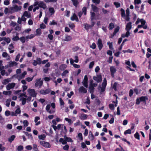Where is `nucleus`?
<instances>
[{"mask_svg": "<svg viewBox=\"0 0 151 151\" xmlns=\"http://www.w3.org/2000/svg\"><path fill=\"white\" fill-rule=\"evenodd\" d=\"M107 84V81L106 78H104L103 80V82L102 83V86L101 87L100 86H99L98 89L100 91V92L101 93L104 92L105 90V88Z\"/></svg>", "mask_w": 151, "mask_h": 151, "instance_id": "f257e3e1", "label": "nucleus"}, {"mask_svg": "<svg viewBox=\"0 0 151 151\" xmlns=\"http://www.w3.org/2000/svg\"><path fill=\"white\" fill-rule=\"evenodd\" d=\"M22 8V7L21 6H18L17 5L14 4L13 5L12 7L10 8V9L12 12H15L21 10Z\"/></svg>", "mask_w": 151, "mask_h": 151, "instance_id": "f03ea898", "label": "nucleus"}, {"mask_svg": "<svg viewBox=\"0 0 151 151\" xmlns=\"http://www.w3.org/2000/svg\"><path fill=\"white\" fill-rule=\"evenodd\" d=\"M88 78L87 76L85 75L84 76V78L82 81V83L83 85L85 86V87L87 88L88 87Z\"/></svg>", "mask_w": 151, "mask_h": 151, "instance_id": "7ed1b4c3", "label": "nucleus"}, {"mask_svg": "<svg viewBox=\"0 0 151 151\" xmlns=\"http://www.w3.org/2000/svg\"><path fill=\"white\" fill-rule=\"evenodd\" d=\"M40 144L45 147L50 148V144L48 142L44 141H41L40 142Z\"/></svg>", "mask_w": 151, "mask_h": 151, "instance_id": "20e7f679", "label": "nucleus"}, {"mask_svg": "<svg viewBox=\"0 0 151 151\" xmlns=\"http://www.w3.org/2000/svg\"><path fill=\"white\" fill-rule=\"evenodd\" d=\"M27 91L30 96L33 97H35L36 96V94L34 89H29L27 90Z\"/></svg>", "mask_w": 151, "mask_h": 151, "instance_id": "39448f33", "label": "nucleus"}, {"mask_svg": "<svg viewBox=\"0 0 151 151\" xmlns=\"http://www.w3.org/2000/svg\"><path fill=\"white\" fill-rule=\"evenodd\" d=\"M43 84V81H40V78L39 79H37L36 82L35 83V85L36 87L39 86L40 87Z\"/></svg>", "mask_w": 151, "mask_h": 151, "instance_id": "423d86ee", "label": "nucleus"}, {"mask_svg": "<svg viewBox=\"0 0 151 151\" xmlns=\"http://www.w3.org/2000/svg\"><path fill=\"white\" fill-rule=\"evenodd\" d=\"M15 85V83H9L6 86V88L7 90H9L10 89L13 88Z\"/></svg>", "mask_w": 151, "mask_h": 151, "instance_id": "0eeeda50", "label": "nucleus"}, {"mask_svg": "<svg viewBox=\"0 0 151 151\" xmlns=\"http://www.w3.org/2000/svg\"><path fill=\"white\" fill-rule=\"evenodd\" d=\"M79 92L80 93H87V89L83 86H81L78 89Z\"/></svg>", "mask_w": 151, "mask_h": 151, "instance_id": "6e6552de", "label": "nucleus"}, {"mask_svg": "<svg viewBox=\"0 0 151 151\" xmlns=\"http://www.w3.org/2000/svg\"><path fill=\"white\" fill-rule=\"evenodd\" d=\"M38 6L41 8H42L43 9H45L47 7L46 4L43 1L39 2Z\"/></svg>", "mask_w": 151, "mask_h": 151, "instance_id": "1a4fd4ad", "label": "nucleus"}, {"mask_svg": "<svg viewBox=\"0 0 151 151\" xmlns=\"http://www.w3.org/2000/svg\"><path fill=\"white\" fill-rule=\"evenodd\" d=\"M110 70L111 73V75L112 77H114V74L116 72V69L113 66H111L110 68Z\"/></svg>", "mask_w": 151, "mask_h": 151, "instance_id": "9d476101", "label": "nucleus"}, {"mask_svg": "<svg viewBox=\"0 0 151 151\" xmlns=\"http://www.w3.org/2000/svg\"><path fill=\"white\" fill-rule=\"evenodd\" d=\"M140 22H141V25H143V27L144 29H146L147 28V25H145L146 21L143 19H140Z\"/></svg>", "mask_w": 151, "mask_h": 151, "instance_id": "9b49d317", "label": "nucleus"}, {"mask_svg": "<svg viewBox=\"0 0 151 151\" xmlns=\"http://www.w3.org/2000/svg\"><path fill=\"white\" fill-rule=\"evenodd\" d=\"M98 45L99 49L100 50L103 47V45L102 44V41L100 39H99L98 41Z\"/></svg>", "mask_w": 151, "mask_h": 151, "instance_id": "f8f14e48", "label": "nucleus"}, {"mask_svg": "<svg viewBox=\"0 0 151 151\" xmlns=\"http://www.w3.org/2000/svg\"><path fill=\"white\" fill-rule=\"evenodd\" d=\"M9 65L8 66L9 67H12L14 66H16L17 65V63L14 61H10L8 63Z\"/></svg>", "mask_w": 151, "mask_h": 151, "instance_id": "ddd939ff", "label": "nucleus"}, {"mask_svg": "<svg viewBox=\"0 0 151 151\" xmlns=\"http://www.w3.org/2000/svg\"><path fill=\"white\" fill-rule=\"evenodd\" d=\"M50 104H48L47 105V106H46V111H47V112H48L50 114H51L52 113H54L55 112L54 111H51V110H50Z\"/></svg>", "mask_w": 151, "mask_h": 151, "instance_id": "4468645a", "label": "nucleus"}, {"mask_svg": "<svg viewBox=\"0 0 151 151\" xmlns=\"http://www.w3.org/2000/svg\"><path fill=\"white\" fill-rule=\"evenodd\" d=\"M132 23L131 22H129L127 23L126 25V30L129 31L132 28Z\"/></svg>", "mask_w": 151, "mask_h": 151, "instance_id": "2eb2a0df", "label": "nucleus"}, {"mask_svg": "<svg viewBox=\"0 0 151 151\" xmlns=\"http://www.w3.org/2000/svg\"><path fill=\"white\" fill-rule=\"evenodd\" d=\"M71 20L72 21L76 20V22L78 21V19L76 15L74 13L73 16H72L70 18Z\"/></svg>", "mask_w": 151, "mask_h": 151, "instance_id": "dca6fc26", "label": "nucleus"}, {"mask_svg": "<svg viewBox=\"0 0 151 151\" xmlns=\"http://www.w3.org/2000/svg\"><path fill=\"white\" fill-rule=\"evenodd\" d=\"M23 16L26 17L27 18H30L31 17V15L30 13L27 11H25L23 15Z\"/></svg>", "mask_w": 151, "mask_h": 151, "instance_id": "f3484780", "label": "nucleus"}, {"mask_svg": "<svg viewBox=\"0 0 151 151\" xmlns=\"http://www.w3.org/2000/svg\"><path fill=\"white\" fill-rule=\"evenodd\" d=\"M91 6L92 7V9L94 12H97L99 11V9L97 6L94 5L93 4H92Z\"/></svg>", "mask_w": 151, "mask_h": 151, "instance_id": "a211bd4d", "label": "nucleus"}, {"mask_svg": "<svg viewBox=\"0 0 151 151\" xmlns=\"http://www.w3.org/2000/svg\"><path fill=\"white\" fill-rule=\"evenodd\" d=\"M88 138L91 140H93L94 138V137L91 131L89 132Z\"/></svg>", "mask_w": 151, "mask_h": 151, "instance_id": "6ab92c4d", "label": "nucleus"}, {"mask_svg": "<svg viewBox=\"0 0 151 151\" xmlns=\"http://www.w3.org/2000/svg\"><path fill=\"white\" fill-rule=\"evenodd\" d=\"M27 74V72L26 71H24L23 73H22L19 76V77L21 79L24 78L25 75Z\"/></svg>", "mask_w": 151, "mask_h": 151, "instance_id": "aec40b11", "label": "nucleus"}, {"mask_svg": "<svg viewBox=\"0 0 151 151\" xmlns=\"http://www.w3.org/2000/svg\"><path fill=\"white\" fill-rule=\"evenodd\" d=\"M67 65L65 64H62L60 66L59 68L61 70H64L66 68Z\"/></svg>", "mask_w": 151, "mask_h": 151, "instance_id": "412c9836", "label": "nucleus"}, {"mask_svg": "<svg viewBox=\"0 0 151 151\" xmlns=\"http://www.w3.org/2000/svg\"><path fill=\"white\" fill-rule=\"evenodd\" d=\"M89 88L90 90V92L91 93H92L94 91V87L90 84Z\"/></svg>", "mask_w": 151, "mask_h": 151, "instance_id": "4be33fe9", "label": "nucleus"}, {"mask_svg": "<svg viewBox=\"0 0 151 151\" xmlns=\"http://www.w3.org/2000/svg\"><path fill=\"white\" fill-rule=\"evenodd\" d=\"M15 137V135H12L8 138V141L10 142H12L14 140Z\"/></svg>", "mask_w": 151, "mask_h": 151, "instance_id": "5701e85b", "label": "nucleus"}, {"mask_svg": "<svg viewBox=\"0 0 151 151\" xmlns=\"http://www.w3.org/2000/svg\"><path fill=\"white\" fill-rule=\"evenodd\" d=\"M84 25L85 29L87 30H88L92 27V26L91 25L87 24H85Z\"/></svg>", "mask_w": 151, "mask_h": 151, "instance_id": "b1692460", "label": "nucleus"}, {"mask_svg": "<svg viewBox=\"0 0 151 151\" xmlns=\"http://www.w3.org/2000/svg\"><path fill=\"white\" fill-rule=\"evenodd\" d=\"M97 78L96 79L97 80L96 81L98 83L101 82L102 81V77L101 75H97Z\"/></svg>", "mask_w": 151, "mask_h": 151, "instance_id": "393cba45", "label": "nucleus"}, {"mask_svg": "<svg viewBox=\"0 0 151 151\" xmlns=\"http://www.w3.org/2000/svg\"><path fill=\"white\" fill-rule=\"evenodd\" d=\"M20 100L22 101V104L24 105L26 104L27 99L26 98L22 97L21 98Z\"/></svg>", "mask_w": 151, "mask_h": 151, "instance_id": "a878e982", "label": "nucleus"}, {"mask_svg": "<svg viewBox=\"0 0 151 151\" xmlns=\"http://www.w3.org/2000/svg\"><path fill=\"white\" fill-rule=\"evenodd\" d=\"M144 5L143 4H142L141 5V9L139 10L138 12L142 13L143 14H145V12L144 11Z\"/></svg>", "mask_w": 151, "mask_h": 151, "instance_id": "bb28decb", "label": "nucleus"}, {"mask_svg": "<svg viewBox=\"0 0 151 151\" xmlns=\"http://www.w3.org/2000/svg\"><path fill=\"white\" fill-rule=\"evenodd\" d=\"M139 100L140 101L145 102L146 99H148L147 98V97L142 96L141 97L139 98Z\"/></svg>", "mask_w": 151, "mask_h": 151, "instance_id": "cd10ccee", "label": "nucleus"}, {"mask_svg": "<svg viewBox=\"0 0 151 151\" xmlns=\"http://www.w3.org/2000/svg\"><path fill=\"white\" fill-rule=\"evenodd\" d=\"M71 1L73 3V5L76 7L78 4V0H71Z\"/></svg>", "mask_w": 151, "mask_h": 151, "instance_id": "c85d7f7f", "label": "nucleus"}, {"mask_svg": "<svg viewBox=\"0 0 151 151\" xmlns=\"http://www.w3.org/2000/svg\"><path fill=\"white\" fill-rule=\"evenodd\" d=\"M71 40L72 38L70 36H67L65 37L64 40L66 41H69Z\"/></svg>", "mask_w": 151, "mask_h": 151, "instance_id": "c756f323", "label": "nucleus"}, {"mask_svg": "<svg viewBox=\"0 0 151 151\" xmlns=\"http://www.w3.org/2000/svg\"><path fill=\"white\" fill-rule=\"evenodd\" d=\"M35 36V35L33 34H31L30 35H28V36H26V40L28 39H31L32 38L34 37Z\"/></svg>", "mask_w": 151, "mask_h": 151, "instance_id": "7c9ffc66", "label": "nucleus"}, {"mask_svg": "<svg viewBox=\"0 0 151 151\" xmlns=\"http://www.w3.org/2000/svg\"><path fill=\"white\" fill-rule=\"evenodd\" d=\"M18 33H17L16 34V36L12 38V40L13 41H16L17 40H19V37L18 36Z\"/></svg>", "mask_w": 151, "mask_h": 151, "instance_id": "2f4dec72", "label": "nucleus"}, {"mask_svg": "<svg viewBox=\"0 0 151 151\" xmlns=\"http://www.w3.org/2000/svg\"><path fill=\"white\" fill-rule=\"evenodd\" d=\"M46 136L45 134H43L42 135H38V137L40 139H44L45 138Z\"/></svg>", "mask_w": 151, "mask_h": 151, "instance_id": "473e14b6", "label": "nucleus"}, {"mask_svg": "<svg viewBox=\"0 0 151 151\" xmlns=\"http://www.w3.org/2000/svg\"><path fill=\"white\" fill-rule=\"evenodd\" d=\"M87 115L85 114H81L80 116V118L81 119H85L87 118Z\"/></svg>", "mask_w": 151, "mask_h": 151, "instance_id": "72a5a7b5", "label": "nucleus"}, {"mask_svg": "<svg viewBox=\"0 0 151 151\" xmlns=\"http://www.w3.org/2000/svg\"><path fill=\"white\" fill-rule=\"evenodd\" d=\"M59 142H62V144L63 145L67 143V142L65 140H64L63 138H61L59 140Z\"/></svg>", "mask_w": 151, "mask_h": 151, "instance_id": "f704fd0d", "label": "nucleus"}, {"mask_svg": "<svg viewBox=\"0 0 151 151\" xmlns=\"http://www.w3.org/2000/svg\"><path fill=\"white\" fill-rule=\"evenodd\" d=\"M65 139V140L66 141H67L68 142H73V141L72 139L70 137H66L65 136H64Z\"/></svg>", "mask_w": 151, "mask_h": 151, "instance_id": "c9c22d12", "label": "nucleus"}, {"mask_svg": "<svg viewBox=\"0 0 151 151\" xmlns=\"http://www.w3.org/2000/svg\"><path fill=\"white\" fill-rule=\"evenodd\" d=\"M49 11L51 13V15H52L54 13L55 11L54 9L52 7H50L49 8Z\"/></svg>", "mask_w": 151, "mask_h": 151, "instance_id": "e433bc0d", "label": "nucleus"}, {"mask_svg": "<svg viewBox=\"0 0 151 151\" xmlns=\"http://www.w3.org/2000/svg\"><path fill=\"white\" fill-rule=\"evenodd\" d=\"M12 3L13 4L17 3L19 5L22 4V3L18 0H13Z\"/></svg>", "mask_w": 151, "mask_h": 151, "instance_id": "4c0bfd02", "label": "nucleus"}, {"mask_svg": "<svg viewBox=\"0 0 151 151\" xmlns=\"http://www.w3.org/2000/svg\"><path fill=\"white\" fill-rule=\"evenodd\" d=\"M3 94L6 95H10L12 93V92L10 91H4L3 92Z\"/></svg>", "mask_w": 151, "mask_h": 151, "instance_id": "58836bf2", "label": "nucleus"}, {"mask_svg": "<svg viewBox=\"0 0 151 151\" xmlns=\"http://www.w3.org/2000/svg\"><path fill=\"white\" fill-rule=\"evenodd\" d=\"M24 133L26 136H28V138H31V139H33V137H32V136L31 134H29L28 132H24Z\"/></svg>", "mask_w": 151, "mask_h": 151, "instance_id": "ea45409f", "label": "nucleus"}, {"mask_svg": "<svg viewBox=\"0 0 151 151\" xmlns=\"http://www.w3.org/2000/svg\"><path fill=\"white\" fill-rule=\"evenodd\" d=\"M14 29L17 31H19L21 29V27L20 26H19V25L17 24V25L15 28Z\"/></svg>", "mask_w": 151, "mask_h": 151, "instance_id": "a19ab883", "label": "nucleus"}, {"mask_svg": "<svg viewBox=\"0 0 151 151\" xmlns=\"http://www.w3.org/2000/svg\"><path fill=\"white\" fill-rule=\"evenodd\" d=\"M19 40H20V41L22 43H24L25 42V40L26 39V37H22L19 38Z\"/></svg>", "mask_w": 151, "mask_h": 151, "instance_id": "79ce46f5", "label": "nucleus"}, {"mask_svg": "<svg viewBox=\"0 0 151 151\" xmlns=\"http://www.w3.org/2000/svg\"><path fill=\"white\" fill-rule=\"evenodd\" d=\"M114 27V25L113 23H111L109 24V28L110 30H111Z\"/></svg>", "mask_w": 151, "mask_h": 151, "instance_id": "37998d69", "label": "nucleus"}, {"mask_svg": "<svg viewBox=\"0 0 151 151\" xmlns=\"http://www.w3.org/2000/svg\"><path fill=\"white\" fill-rule=\"evenodd\" d=\"M57 0H44V1L46 3L49 2H56Z\"/></svg>", "mask_w": 151, "mask_h": 151, "instance_id": "c03bdc74", "label": "nucleus"}, {"mask_svg": "<svg viewBox=\"0 0 151 151\" xmlns=\"http://www.w3.org/2000/svg\"><path fill=\"white\" fill-rule=\"evenodd\" d=\"M121 16L122 17H124L125 16V11L124 10L121 8Z\"/></svg>", "mask_w": 151, "mask_h": 151, "instance_id": "a18cd8bd", "label": "nucleus"}, {"mask_svg": "<svg viewBox=\"0 0 151 151\" xmlns=\"http://www.w3.org/2000/svg\"><path fill=\"white\" fill-rule=\"evenodd\" d=\"M37 146L36 144L33 145V149L35 151H38Z\"/></svg>", "mask_w": 151, "mask_h": 151, "instance_id": "49530a36", "label": "nucleus"}, {"mask_svg": "<svg viewBox=\"0 0 151 151\" xmlns=\"http://www.w3.org/2000/svg\"><path fill=\"white\" fill-rule=\"evenodd\" d=\"M102 12L104 14H108L109 12V11L104 9V8L102 9Z\"/></svg>", "mask_w": 151, "mask_h": 151, "instance_id": "de8ad7c7", "label": "nucleus"}, {"mask_svg": "<svg viewBox=\"0 0 151 151\" xmlns=\"http://www.w3.org/2000/svg\"><path fill=\"white\" fill-rule=\"evenodd\" d=\"M134 136L136 138L139 140V135L138 132H136L134 134Z\"/></svg>", "mask_w": 151, "mask_h": 151, "instance_id": "09e8293b", "label": "nucleus"}, {"mask_svg": "<svg viewBox=\"0 0 151 151\" xmlns=\"http://www.w3.org/2000/svg\"><path fill=\"white\" fill-rule=\"evenodd\" d=\"M91 19L92 21L93 19H94L95 16V14L94 12H91Z\"/></svg>", "mask_w": 151, "mask_h": 151, "instance_id": "8fccbe9b", "label": "nucleus"}, {"mask_svg": "<svg viewBox=\"0 0 151 151\" xmlns=\"http://www.w3.org/2000/svg\"><path fill=\"white\" fill-rule=\"evenodd\" d=\"M10 101H11V100L9 99H7L6 100V105L7 106L9 107V106Z\"/></svg>", "mask_w": 151, "mask_h": 151, "instance_id": "3c124183", "label": "nucleus"}, {"mask_svg": "<svg viewBox=\"0 0 151 151\" xmlns=\"http://www.w3.org/2000/svg\"><path fill=\"white\" fill-rule=\"evenodd\" d=\"M119 29V27H117L115 29L114 32V35H115L118 32Z\"/></svg>", "mask_w": 151, "mask_h": 151, "instance_id": "603ef678", "label": "nucleus"}, {"mask_svg": "<svg viewBox=\"0 0 151 151\" xmlns=\"http://www.w3.org/2000/svg\"><path fill=\"white\" fill-rule=\"evenodd\" d=\"M34 76H33V77H32V78H30V77L27 78H26V80L27 81H28V82H30V81H31L32 80V79H33V78L34 77Z\"/></svg>", "mask_w": 151, "mask_h": 151, "instance_id": "864d4df0", "label": "nucleus"}, {"mask_svg": "<svg viewBox=\"0 0 151 151\" xmlns=\"http://www.w3.org/2000/svg\"><path fill=\"white\" fill-rule=\"evenodd\" d=\"M68 71L67 70H64L63 73H62L61 74V75L62 76H65V75L68 73Z\"/></svg>", "mask_w": 151, "mask_h": 151, "instance_id": "5fc2aeb1", "label": "nucleus"}, {"mask_svg": "<svg viewBox=\"0 0 151 151\" xmlns=\"http://www.w3.org/2000/svg\"><path fill=\"white\" fill-rule=\"evenodd\" d=\"M124 134H131V130L130 129H128L127 130H126L124 132Z\"/></svg>", "mask_w": 151, "mask_h": 151, "instance_id": "6e6d98bb", "label": "nucleus"}, {"mask_svg": "<svg viewBox=\"0 0 151 151\" xmlns=\"http://www.w3.org/2000/svg\"><path fill=\"white\" fill-rule=\"evenodd\" d=\"M92 2L96 4H99L100 2V0H92Z\"/></svg>", "mask_w": 151, "mask_h": 151, "instance_id": "4d7b16f0", "label": "nucleus"}, {"mask_svg": "<svg viewBox=\"0 0 151 151\" xmlns=\"http://www.w3.org/2000/svg\"><path fill=\"white\" fill-rule=\"evenodd\" d=\"M6 148L5 147L2 146L1 144H0V151H4L5 150Z\"/></svg>", "mask_w": 151, "mask_h": 151, "instance_id": "13d9d810", "label": "nucleus"}, {"mask_svg": "<svg viewBox=\"0 0 151 151\" xmlns=\"http://www.w3.org/2000/svg\"><path fill=\"white\" fill-rule=\"evenodd\" d=\"M23 124L24 126L27 127L28 126L29 124V123L28 122L27 120H25L23 121Z\"/></svg>", "mask_w": 151, "mask_h": 151, "instance_id": "bf43d9fd", "label": "nucleus"}, {"mask_svg": "<svg viewBox=\"0 0 151 151\" xmlns=\"http://www.w3.org/2000/svg\"><path fill=\"white\" fill-rule=\"evenodd\" d=\"M86 8L85 7H83L82 9V11L83 12V13L84 14L86 15Z\"/></svg>", "mask_w": 151, "mask_h": 151, "instance_id": "052dcab7", "label": "nucleus"}, {"mask_svg": "<svg viewBox=\"0 0 151 151\" xmlns=\"http://www.w3.org/2000/svg\"><path fill=\"white\" fill-rule=\"evenodd\" d=\"M94 63L93 61L91 62L89 65V68L90 69L92 68L94 65Z\"/></svg>", "mask_w": 151, "mask_h": 151, "instance_id": "680f3d73", "label": "nucleus"}, {"mask_svg": "<svg viewBox=\"0 0 151 151\" xmlns=\"http://www.w3.org/2000/svg\"><path fill=\"white\" fill-rule=\"evenodd\" d=\"M90 47L93 49H94L96 48V45L94 43H93L90 46Z\"/></svg>", "mask_w": 151, "mask_h": 151, "instance_id": "e2e57ef3", "label": "nucleus"}, {"mask_svg": "<svg viewBox=\"0 0 151 151\" xmlns=\"http://www.w3.org/2000/svg\"><path fill=\"white\" fill-rule=\"evenodd\" d=\"M117 83H116V82H115L113 86V88L115 90V91H116V86H117Z\"/></svg>", "mask_w": 151, "mask_h": 151, "instance_id": "0e129e2a", "label": "nucleus"}, {"mask_svg": "<svg viewBox=\"0 0 151 151\" xmlns=\"http://www.w3.org/2000/svg\"><path fill=\"white\" fill-rule=\"evenodd\" d=\"M16 114H19L21 112V110L20 108H17L15 111Z\"/></svg>", "mask_w": 151, "mask_h": 151, "instance_id": "69168bd1", "label": "nucleus"}, {"mask_svg": "<svg viewBox=\"0 0 151 151\" xmlns=\"http://www.w3.org/2000/svg\"><path fill=\"white\" fill-rule=\"evenodd\" d=\"M114 4L117 8L119 7L120 6V4L119 3L114 2Z\"/></svg>", "mask_w": 151, "mask_h": 151, "instance_id": "338daca9", "label": "nucleus"}, {"mask_svg": "<svg viewBox=\"0 0 151 151\" xmlns=\"http://www.w3.org/2000/svg\"><path fill=\"white\" fill-rule=\"evenodd\" d=\"M9 82V79H5L4 80L3 83L4 85H6Z\"/></svg>", "mask_w": 151, "mask_h": 151, "instance_id": "774afa93", "label": "nucleus"}]
</instances>
